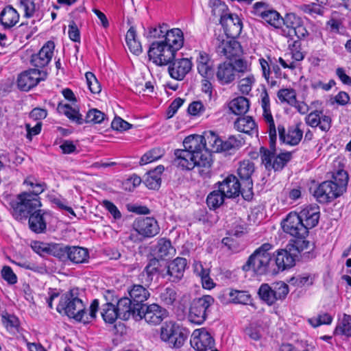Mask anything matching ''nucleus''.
<instances>
[{"instance_id": "obj_43", "label": "nucleus", "mask_w": 351, "mask_h": 351, "mask_svg": "<svg viewBox=\"0 0 351 351\" xmlns=\"http://www.w3.org/2000/svg\"><path fill=\"white\" fill-rule=\"evenodd\" d=\"M234 125L237 130L246 134H250L253 130H257L254 120L250 116L238 117L234 121Z\"/></svg>"}, {"instance_id": "obj_21", "label": "nucleus", "mask_w": 351, "mask_h": 351, "mask_svg": "<svg viewBox=\"0 0 351 351\" xmlns=\"http://www.w3.org/2000/svg\"><path fill=\"white\" fill-rule=\"evenodd\" d=\"M302 123H299L289 126L287 130L284 125H278V132L280 141L291 146L297 145L301 141L303 136V130L300 128Z\"/></svg>"}, {"instance_id": "obj_16", "label": "nucleus", "mask_w": 351, "mask_h": 351, "mask_svg": "<svg viewBox=\"0 0 351 351\" xmlns=\"http://www.w3.org/2000/svg\"><path fill=\"white\" fill-rule=\"evenodd\" d=\"M261 107L263 111V117L267 125V132L270 140V147L272 149L276 145L277 132L274 120L271 112L269 97L265 88L261 92Z\"/></svg>"}, {"instance_id": "obj_35", "label": "nucleus", "mask_w": 351, "mask_h": 351, "mask_svg": "<svg viewBox=\"0 0 351 351\" xmlns=\"http://www.w3.org/2000/svg\"><path fill=\"white\" fill-rule=\"evenodd\" d=\"M164 170V166L158 165L155 169L149 171L143 180L145 186L149 189H158L161 184V174Z\"/></svg>"}, {"instance_id": "obj_64", "label": "nucleus", "mask_w": 351, "mask_h": 351, "mask_svg": "<svg viewBox=\"0 0 351 351\" xmlns=\"http://www.w3.org/2000/svg\"><path fill=\"white\" fill-rule=\"evenodd\" d=\"M270 9L269 5L263 1H259L255 3L252 6V13L256 16L263 18Z\"/></svg>"}, {"instance_id": "obj_28", "label": "nucleus", "mask_w": 351, "mask_h": 351, "mask_svg": "<svg viewBox=\"0 0 351 351\" xmlns=\"http://www.w3.org/2000/svg\"><path fill=\"white\" fill-rule=\"evenodd\" d=\"M305 122L312 128L319 127L322 131L326 132L331 128L332 119L324 114L322 110H316L310 112L305 117Z\"/></svg>"}, {"instance_id": "obj_52", "label": "nucleus", "mask_w": 351, "mask_h": 351, "mask_svg": "<svg viewBox=\"0 0 351 351\" xmlns=\"http://www.w3.org/2000/svg\"><path fill=\"white\" fill-rule=\"evenodd\" d=\"M247 233V225L241 219H237L228 230V234L237 238L241 237Z\"/></svg>"}, {"instance_id": "obj_38", "label": "nucleus", "mask_w": 351, "mask_h": 351, "mask_svg": "<svg viewBox=\"0 0 351 351\" xmlns=\"http://www.w3.org/2000/svg\"><path fill=\"white\" fill-rule=\"evenodd\" d=\"M146 286L134 285L129 291L130 299L132 303H136L138 306H145L144 302L149 298L150 293L145 288Z\"/></svg>"}, {"instance_id": "obj_57", "label": "nucleus", "mask_w": 351, "mask_h": 351, "mask_svg": "<svg viewBox=\"0 0 351 351\" xmlns=\"http://www.w3.org/2000/svg\"><path fill=\"white\" fill-rule=\"evenodd\" d=\"M1 321L8 330H18L20 326L19 318L16 315L10 314L8 312H3L1 314Z\"/></svg>"}, {"instance_id": "obj_37", "label": "nucleus", "mask_w": 351, "mask_h": 351, "mask_svg": "<svg viewBox=\"0 0 351 351\" xmlns=\"http://www.w3.org/2000/svg\"><path fill=\"white\" fill-rule=\"evenodd\" d=\"M302 21V18L295 13L286 14L282 17V24L285 25V28L282 29V35L288 38L291 36L292 31L295 30Z\"/></svg>"}, {"instance_id": "obj_24", "label": "nucleus", "mask_w": 351, "mask_h": 351, "mask_svg": "<svg viewBox=\"0 0 351 351\" xmlns=\"http://www.w3.org/2000/svg\"><path fill=\"white\" fill-rule=\"evenodd\" d=\"M104 298L106 302L101 306V317L106 323L113 324L119 317L114 304V302L117 301V297L114 295L113 291L108 290L105 293Z\"/></svg>"}, {"instance_id": "obj_63", "label": "nucleus", "mask_w": 351, "mask_h": 351, "mask_svg": "<svg viewBox=\"0 0 351 351\" xmlns=\"http://www.w3.org/2000/svg\"><path fill=\"white\" fill-rule=\"evenodd\" d=\"M255 79L253 75H249L239 82V90L243 95H247L252 90Z\"/></svg>"}, {"instance_id": "obj_5", "label": "nucleus", "mask_w": 351, "mask_h": 351, "mask_svg": "<svg viewBox=\"0 0 351 351\" xmlns=\"http://www.w3.org/2000/svg\"><path fill=\"white\" fill-rule=\"evenodd\" d=\"M160 331L161 340L174 348H181L189 335L187 329L173 321L165 322L160 327Z\"/></svg>"}, {"instance_id": "obj_40", "label": "nucleus", "mask_w": 351, "mask_h": 351, "mask_svg": "<svg viewBox=\"0 0 351 351\" xmlns=\"http://www.w3.org/2000/svg\"><path fill=\"white\" fill-rule=\"evenodd\" d=\"M154 252L158 258L165 259L173 256L176 249L172 246L170 240L161 238L158 241Z\"/></svg>"}, {"instance_id": "obj_4", "label": "nucleus", "mask_w": 351, "mask_h": 351, "mask_svg": "<svg viewBox=\"0 0 351 351\" xmlns=\"http://www.w3.org/2000/svg\"><path fill=\"white\" fill-rule=\"evenodd\" d=\"M9 205L12 214L16 219H26L41 206L40 200L35 198L31 193L23 192L10 199Z\"/></svg>"}, {"instance_id": "obj_10", "label": "nucleus", "mask_w": 351, "mask_h": 351, "mask_svg": "<svg viewBox=\"0 0 351 351\" xmlns=\"http://www.w3.org/2000/svg\"><path fill=\"white\" fill-rule=\"evenodd\" d=\"M176 51L163 40L153 42L148 51L149 60L158 66L167 65L176 57Z\"/></svg>"}, {"instance_id": "obj_8", "label": "nucleus", "mask_w": 351, "mask_h": 351, "mask_svg": "<svg viewBox=\"0 0 351 351\" xmlns=\"http://www.w3.org/2000/svg\"><path fill=\"white\" fill-rule=\"evenodd\" d=\"M213 45L218 56L229 60L239 58L243 53L241 44L235 38L223 34L217 36L213 40Z\"/></svg>"}, {"instance_id": "obj_1", "label": "nucleus", "mask_w": 351, "mask_h": 351, "mask_svg": "<svg viewBox=\"0 0 351 351\" xmlns=\"http://www.w3.org/2000/svg\"><path fill=\"white\" fill-rule=\"evenodd\" d=\"M222 140L213 131L204 136L191 135L183 141L184 149H176L173 164L182 170L191 171L195 167L203 179L212 176L211 152H221Z\"/></svg>"}, {"instance_id": "obj_7", "label": "nucleus", "mask_w": 351, "mask_h": 351, "mask_svg": "<svg viewBox=\"0 0 351 351\" xmlns=\"http://www.w3.org/2000/svg\"><path fill=\"white\" fill-rule=\"evenodd\" d=\"M214 302V298L209 295L195 298L191 302L189 308L188 315L189 322L197 325L202 324L206 321Z\"/></svg>"}, {"instance_id": "obj_19", "label": "nucleus", "mask_w": 351, "mask_h": 351, "mask_svg": "<svg viewBox=\"0 0 351 351\" xmlns=\"http://www.w3.org/2000/svg\"><path fill=\"white\" fill-rule=\"evenodd\" d=\"M133 228L145 238L154 237L160 232L158 221L154 218L148 217L137 218L133 223Z\"/></svg>"}, {"instance_id": "obj_15", "label": "nucleus", "mask_w": 351, "mask_h": 351, "mask_svg": "<svg viewBox=\"0 0 351 351\" xmlns=\"http://www.w3.org/2000/svg\"><path fill=\"white\" fill-rule=\"evenodd\" d=\"M214 189H219L226 198H236L241 195L243 196V186L239 179L233 174H229L222 181L216 182Z\"/></svg>"}, {"instance_id": "obj_30", "label": "nucleus", "mask_w": 351, "mask_h": 351, "mask_svg": "<svg viewBox=\"0 0 351 351\" xmlns=\"http://www.w3.org/2000/svg\"><path fill=\"white\" fill-rule=\"evenodd\" d=\"M216 77L221 85H227L234 81L236 74L233 64L225 62L217 66Z\"/></svg>"}, {"instance_id": "obj_23", "label": "nucleus", "mask_w": 351, "mask_h": 351, "mask_svg": "<svg viewBox=\"0 0 351 351\" xmlns=\"http://www.w3.org/2000/svg\"><path fill=\"white\" fill-rule=\"evenodd\" d=\"M168 72L171 77L181 81L191 71L193 63L186 58L173 59L168 64Z\"/></svg>"}, {"instance_id": "obj_56", "label": "nucleus", "mask_w": 351, "mask_h": 351, "mask_svg": "<svg viewBox=\"0 0 351 351\" xmlns=\"http://www.w3.org/2000/svg\"><path fill=\"white\" fill-rule=\"evenodd\" d=\"M106 119V114L101 111L93 108L88 111L84 123L99 124L101 123Z\"/></svg>"}, {"instance_id": "obj_41", "label": "nucleus", "mask_w": 351, "mask_h": 351, "mask_svg": "<svg viewBox=\"0 0 351 351\" xmlns=\"http://www.w3.org/2000/svg\"><path fill=\"white\" fill-rule=\"evenodd\" d=\"M294 239H291L287 245L288 249L294 252L298 256L300 254L306 250H312L313 245L306 239V237L294 236Z\"/></svg>"}, {"instance_id": "obj_45", "label": "nucleus", "mask_w": 351, "mask_h": 351, "mask_svg": "<svg viewBox=\"0 0 351 351\" xmlns=\"http://www.w3.org/2000/svg\"><path fill=\"white\" fill-rule=\"evenodd\" d=\"M250 108V101L245 97H238L232 99L230 104V110L235 114H245Z\"/></svg>"}, {"instance_id": "obj_46", "label": "nucleus", "mask_w": 351, "mask_h": 351, "mask_svg": "<svg viewBox=\"0 0 351 351\" xmlns=\"http://www.w3.org/2000/svg\"><path fill=\"white\" fill-rule=\"evenodd\" d=\"M226 195H223L219 189H215L210 192L206 197V204L211 210H215L219 208L225 201Z\"/></svg>"}, {"instance_id": "obj_6", "label": "nucleus", "mask_w": 351, "mask_h": 351, "mask_svg": "<svg viewBox=\"0 0 351 351\" xmlns=\"http://www.w3.org/2000/svg\"><path fill=\"white\" fill-rule=\"evenodd\" d=\"M289 292V286L285 282L279 281L271 285L267 283L262 284L258 289V294L264 302L271 306L278 300H284Z\"/></svg>"}, {"instance_id": "obj_47", "label": "nucleus", "mask_w": 351, "mask_h": 351, "mask_svg": "<svg viewBox=\"0 0 351 351\" xmlns=\"http://www.w3.org/2000/svg\"><path fill=\"white\" fill-rule=\"evenodd\" d=\"M136 32L134 27H131L125 35L126 43L132 53L138 55L142 52L141 43L136 40Z\"/></svg>"}, {"instance_id": "obj_31", "label": "nucleus", "mask_w": 351, "mask_h": 351, "mask_svg": "<svg viewBox=\"0 0 351 351\" xmlns=\"http://www.w3.org/2000/svg\"><path fill=\"white\" fill-rule=\"evenodd\" d=\"M159 267V261L156 258H151L139 276L141 283L148 287L152 284L154 276L158 274Z\"/></svg>"}, {"instance_id": "obj_59", "label": "nucleus", "mask_w": 351, "mask_h": 351, "mask_svg": "<svg viewBox=\"0 0 351 351\" xmlns=\"http://www.w3.org/2000/svg\"><path fill=\"white\" fill-rule=\"evenodd\" d=\"M289 283L298 287L303 286L311 285L313 283V278L310 274H304L303 275H298L290 278Z\"/></svg>"}, {"instance_id": "obj_25", "label": "nucleus", "mask_w": 351, "mask_h": 351, "mask_svg": "<svg viewBox=\"0 0 351 351\" xmlns=\"http://www.w3.org/2000/svg\"><path fill=\"white\" fill-rule=\"evenodd\" d=\"M55 47L53 41L47 42L40 51L31 57V64L36 68H43L51 61Z\"/></svg>"}, {"instance_id": "obj_34", "label": "nucleus", "mask_w": 351, "mask_h": 351, "mask_svg": "<svg viewBox=\"0 0 351 351\" xmlns=\"http://www.w3.org/2000/svg\"><path fill=\"white\" fill-rule=\"evenodd\" d=\"M163 41L177 52L184 45L183 32L179 28L168 29Z\"/></svg>"}, {"instance_id": "obj_54", "label": "nucleus", "mask_w": 351, "mask_h": 351, "mask_svg": "<svg viewBox=\"0 0 351 351\" xmlns=\"http://www.w3.org/2000/svg\"><path fill=\"white\" fill-rule=\"evenodd\" d=\"M277 97L281 103L291 106L296 104V93L293 88H282L277 93Z\"/></svg>"}, {"instance_id": "obj_3", "label": "nucleus", "mask_w": 351, "mask_h": 351, "mask_svg": "<svg viewBox=\"0 0 351 351\" xmlns=\"http://www.w3.org/2000/svg\"><path fill=\"white\" fill-rule=\"evenodd\" d=\"M274 246L269 243H265L254 250L242 266L244 271H253L258 276L274 275L278 271L272 264V256L269 251Z\"/></svg>"}, {"instance_id": "obj_29", "label": "nucleus", "mask_w": 351, "mask_h": 351, "mask_svg": "<svg viewBox=\"0 0 351 351\" xmlns=\"http://www.w3.org/2000/svg\"><path fill=\"white\" fill-rule=\"evenodd\" d=\"M187 261L182 257H177L169 262L167 271V275L169 276V280L173 282H179L184 276Z\"/></svg>"}, {"instance_id": "obj_22", "label": "nucleus", "mask_w": 351, "mask_h": 351, "mask_svg": "<svg viewBox=\"0 0 351 351\" xmlns=\"http://www.w3.org/2000/svg\"><path fill=\"white\" fill-rule=\"evenodd\" d=\"M274 258V267L278 273L292 268L295 265L296 254L289 250L286 246L285 249H278L273 254Z\"/></svg>"}, {"instance_id": "obj_58", "label": "nucleus", "mask_w": 351, "mask_h": 351, "mask_svg": "<svg viewBox=\"0 0 351 351\" xmlns=\"http://www.w3.org/2000/svg\"><path fill=\"white\" fill-rule=\"evenodd\" d=\"M332 317L328 313H322L317 316L308 319V323L314 328L323 324H330L332 321Z\"/></svg>"}, {"instance_id": "obj_50", "label": "nucleus", "mask_w": 351, "mask_h": 351, "mask_svg": "<svg viewBox=\"0 0 351 351\" xmlns=\"http://www.w3.org/2000/svg\"><path fill=\"white\" fill-rule=\"evenodd\" d=\"M245 141L241 135L231 136L226 141H222L221 152L237 150L241 147Z\"/></svg>"}, {"instance_id": "obj_11", "label": "nucleus", "mask_w": 351, "mask_h": 351, "mask_svg": "<svg viewBox=\"0 0 351 351\" xmlns=\"http://www.w3.org/2000/svg\"><path fill=\"white\" fill-rule=\"evenodd\" d=\"M136 320L144 319L150 324L156 326L160 324L167 316L168 311L158 304L140 306L139 310H136Z\"/></svg>"}, {"instance_id": "obj_13", "label": "nucleus", "mask_w": 351, "mask_h": 351, "mask_svg": "<svg viewBox=\"0 0 351 351\" xmlns=\"http://www.w3.org/2000/svg\"><path fill=\"white\" fill-rule=\"evenodd\" d=\"M254 169V162L249 160L241 162L237 169L238 175L243 186V197L245 200H250L254 195L252 176Z\"/></svg>"}, {"instance_id": "obj_26", "label": "nucleus", "mask_w": 351, "mask_h": 351, "mask_svg": "<svg viewBox=\"0 0 351 351\" xmlns=\"http://www.w3.org/2000/svg\"><path fill=\"white\" fill-rule=\"evenodd\" d=\"M298 215L309 230L318 224L320 217L319 206L317 204L305 206L298 213Z\"/></svg>"}, {"instance_id": "obj_14", "label": "nucleus", "mask_w": 351, "mask_h": 351, "mask_svg": "<svg viewBox=\"0 0 351 351\" xmlns=\"http://www.w3.org/2000/svg\"><path fill=\"white\" fill-rule=\"evenodd\" d=\"M47 72L38 69H29L21 73L17 78L18 88L23 91H28L44 81Z\"/></svg>"}, {"instance_id": "obj_48", "label": "nucleus", "mask_w": 351, "mask_h": 351, "mask_svg": "<svg viewBox=\"0 0 351 351\" xmlns=\"http://www.w3.org/2000/svg\"><path fill=\"white\" fill-rule=\"evenodd\" d=\"M69 245H65L62 243H49V247L46 250L47 254L52 255L62 261H67V254Z\"/></svg>"}, {"instance_id": "obj_18", "label": "nucleus", "mask_w": 351, "mask_h": 351, "mask_svg": "<svg viewBox=\"0 0 351 351\" xmlns=\"http://www.w3.org/2000/svg\"><path fill=\"white\" fill-rule=\"evenodd\" d=\"M220 24L222 25L225 36L232 38H237L241 33L243 23L236 14L225 12L221 14Z\"/></svg>"}, {"instance_id": "obj_42", "label": "nucleus", "mask_w": 351, "mask_h": 351, "mask_svg": "<svg viewBox=\"0 0 351 351\" xmlns=\"http://www.w3.org/2000/svg\"><path fill=\"white\" fill-rule=\"evenodd\" d=\"M57 110L59 113L65 115L71 121L77 125H82L84 123V119L79 110L72 108L69 104L59 103Z\"/></svg>"}, {"instance_id": "obj_36", "label": "nucleus", "mask_w": 351, "mask_h": 351, "mask_svg": "<svg viewBox=\"0 0 351 351\" xmlns=\"http://www.w3.org/2000/svg\"><path fill=\"white\" fill-rule=\"evenodd\" d=\"M68 250L67 261H70L75 264H81L88 262L89 252L86 248L80 246L69 245Z\"/></svg>"}, {"instance_id": "obj_27", "label": "nucleus", "mask_w": 351, "mask_h": 351, "mask_svg": "<svg viewBox=\"0 0 351 351\" xmlns=\"http://www.w3.org/2000/svg\"><path fill=\"white\" fill-rule=\"evenodd\" d=\"M115 308L119 313V318L123 320H128L133 318L136 320V310H139L140 306L136 303H132L129 298L123 297L120 299L117 298Z\"/></svg>"}, {"instance_id": "obj_33", "label": "nucleus", "mask_w": 351, "mask_h": 351, "mask_svg": "<svg viewBox=\"0 0 351 351\" xmlns=\"http://www.w3.org/2000/svg\"><path fill=\"white\" fill-rule=\"evenodd\" d=\"M198 73L204 78H209L213 75V62L209 55L205 51H200L196 59Z\"/></svg>"}, {"instance_id": "obj_62", "label": "nucleus", "mask_w": 351, "mask_h": 351, "mask_svg": "<svg viewBox=\"0 0 351 351\" xmlns=\"http://www.w3.org/2000/svg\"><path fill=\"white\" fill-rule=\"evenodd\" d=\"M85 76L87 85L90 92L93 94L99 93L101 88L95 75L91 72H86Z\"/></svg>"}, {"instance_id": "obj_17", "label": "nucleus", "mask_w": 351, "mask_h": 351, "mask_svg": "<svg viewBox=\"0 0 351 351\" xmlns=\"http://www.w3.org/2000/svg\"><path fill=\"white\" fill-rule=\"evenodd\" d=\"M283 231L292 237H307L308 230L296 212H291L282 222Z\"/></svg>"}, {"instance_id": "obj_51", "label": "nucleus", "mask_w": 351, "mask_h": 351, "mask_svg": "<svg viewBox=\"0 0 351 351\" xmlns=\"http://www.w3.org/2000/svg\"><path fill=\"white\" fill-rule=\"evenodd\" d=\"M334 334L335 335H344L351 337V316L344 314L340 324L336 327Z\"/></svg>"}, {"instance_id": "obj_44", "label": "nucleus", "mask_w": 351, "mask_h": 351, "mask_svg": "<svg viewBox=\"0 0 351 351\" xmlns=\"http://www.w3.org/2000/svg\"><path fill=\"white\" fill-rule=\"evenodd\" d=\"M178 294L175 287H169L160 290L159 299L161 304L165 306H173L177 302Z\"/></svg>"}, {"instance_id": "obj_49", "label": "nucleus", "mask_w": 351, "mask_h": 351, "mask_svg": "<svg viewBox=\"0 0 351 351\" xmlns=\"http://www.w3.org/2000/svg\"><path fill=\"white\" fill-rule=\"evenodd\" d=\"M230 300L234 304L247 305L251 303L252 296L245 291L231 289L228 293Z\"/></svg>"}, {"instance_id": "obj_60", "label": "nucleus", "mask_w": 351, "mask_h": 351, "mask_svg": "<svg viewBox=\"0 0 351 351\" xmlns=\"http://www.w3.org/2000/svg\"><path fill=\"white\" fill-rule=\"evenodd\" d=\"M300 10L305 14L315 18L317 15H324V9L316 3L303 4L300 6Z\"/></svg>"}, {"instance_id": "obj_12", "label": "nucleus", "mask_w": 351, "mask_h": 351, "mask_svg": "<svg viewBox=\"0 0 351 351\" xmlns=\"http://www.w3.org/2000/svg\"><path fill=\"white\" fill-rule=\"evenodd\" d=\"M262 163L267 170L281 171L291 159V153L287 152L276 155L275 149L269 150L264 147L260 148Z\"/></svg>"}, {"instance_id": "obj_53", "label": "nucleus", "mask_w": 351, "mask_h": 351, "mask_svg": "<svg viewBox=\"0 0 351 351\" xmlns=\"http://www.w3.org/2000/svg\"><path fill=\"white\" fill-rule=\"evenodd\" d=\"M262 19L276 29L280 28L282 24V17L276 10L271 8L263 15Z\"/></svg>"}, {"instance_id": "obj_55", "label": "nucleus", "mask_w": 351, "mask_h": 351, "mask_svg": "<svg viewBox=\"0 0 351 351\" xmlns=\"http://www.w3.org/2000/svg\"><path fill=\"white\" fill-rule=\"evenodd\" d=\"M165 151L160 147H156L145 153L141 158L140 165H144L160 159L164 155Z\"/></svg>"}, {"instance_id": "obj_32", "label": "nucleus", "mask_w": 351, "mask_h": 351, "mask_svg": "<svg viewBox=\"0 0 351 351\" xmlns=\"http://www.w3.org/2000/svg\"><path fill=\"white\" fill-rule=\"evenodd\" d=\"M46 213L43 210L38 209L28 216L29 226L32 231L37 234L45 232L47 223L44 215Z\"/></svg>"}, {"instance_id": "obj_20", "label": "nucleus", "mask_w": 351, "mask_h": 351, "mask_svg": "<svg viewBox=\"0 0 351 351\" xmlns=\"http://www.w3.org/2000/svg\"><path fill=\"white\" fill-rule=\"evenodd\" d=\"M190 343L196 351H207L213 348L215 340L210 332L202 328L193 332Z\"/></svg>"}, {"instance_id": "obj_61", "label": "nucleus", "mask_w": 351, "mask_h": 351, "mask_svg": "<svg viewBox=\"0 0 351 351\" xmlns=\"http://www.w3.org/2000/svg\"><path fill=\"white\" fill-rule=\"evenodd\" d=\"M168 30L167 24L159 25L158 27H151L149 29L147 38H164Z\"/></svg>"}, {"instance_id": "obj_2", "label": "nucleus", "mask_w": 351, "mask_h": 351, "mask_svg": "<svg viewBox=\"0 0 351 351\" xmlns=\"http://www.w3.org/2000/svg\"><path fill=\"white\" fill-rule=\"evenodd\" d=\"M99 308V302L94 300L89 307V312L86 310L85 304L79 298V289L74 288L63 294L57 306L56 310L69 318H73L79 322L89 324L96 318Z\"/></svg>"}, {"instance_id": "obj_9", "label": "nucleus", "mask_w": 351, "mask_h": 351, "mask_svg": "<svg viewBox=\"0 0 351 351\" xmlns=\"http://www.w3.org/2000/svg\"><path fill=\"white\" fill-rule=\"evenodd\" d=\"M310 192L317 202L323 204L332 202L343 193L338 184L332 180H326L311 187Z\"/></svg>"}, {"instance_id": "obj_39", "label": "nucleus", "mask_w": 351, "mask_h": 351, "mask_svg": "<svg viewBox=\"0 0 351 351\" xmlns=\"http://www.w3.org/2000/svg\"><path fill=\"white\" fill-rule=\"evenodd\" d=\"M19 19V14L12 5H7L0 14V22L5 28L15 25Z\"/></svg>"}]
</instances>
